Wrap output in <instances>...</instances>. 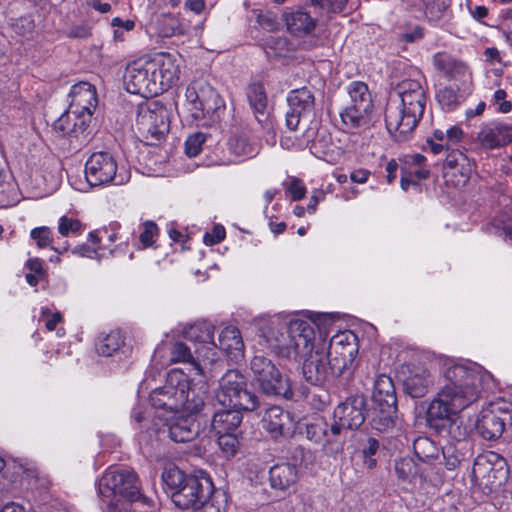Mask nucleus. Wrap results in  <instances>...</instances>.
<instances>
[{
  "mask_svg": "<svg viewBox=\"0 0 512 512\" xmlns=\"http://www.w3.org/2000/svg\"><path fill=\"white\" fill-rule=\"evenodd\" d=\"M91 34L90 28L85 25L75 26L70 29L69 35L75 38H86Z\"/></svg>",
  "mask_w": 512,
  "mask_h": 512,
  "instance_id": "obj_60",
  "label": "nucleus"
},
{
  "mask_svg": "<svg viewBox=\"0 0 512 512\" xmlns=\"http://www.w3.org/2000/svg\"><path fill=\"white\" fill-rule=\"evenodd\" d=\"M289 326L281 323L270 322L265 324L261 329V335L265 338L267 344L287 357H290L292 350V342L288 332Z\"/></svg>",
  "mask_w": 512,
  "mask_h": 512,
  "instance_id": "obj_23",
  "label": "nucleus"
},
{
  "mask_svg": "<svg viewBox=\"0 0 512 512\" xmlns=\"http://www.w3.org/2000/svg\"><path fill=\"white\" fill-rule=\"evenodd\" d=\"M324 199V193L322 191H316L310 197V203L307 206V211L312 214L316 211L318 203Z\"/></svg>",
  "mask_w": 512,
  "mask_h": 512,
  "instance_id": "obj_63",
  "label": "nucleus"
},
{
  "mask_svg": "<svg viewBox=\"0 0 512 512\" xmlns=\"http://www.w3.org/2000/svg\"><path fill=\"white\" fill-rule=\"evenodd\" d=\"M225 238V230L222 226L218 225L213 228L212 233H206L203 241L206 245L212 246L221 242Z\"/></svg>",
  "mask_w": 512,
  "mask_h": 512,
  "instance_id": "obj_54",
  "label": "nucleus"
},
{
  "mask_svg": "<svg viewBox=\"0 0 512 512\" xmlns=\"http://www.w3.org/2000/svg\"><path fill=\"white\" fill-rule=\"evenodd\" d=\"M489 374L479 366L453 364L444 372V384L427 410L430 427L445 432L450 442L467 441L469 428L458 413L475 403Z\"/></svg>",
  "mask_w": 512,
  "mask_h": 512,
  "instance_id": "obj_1",
  "label": "nucleus"
},
{
  "mask_svg": "<svg viewBox=\"0 0 512 512\" xmlns=\"http://www.w3.org/2000/svg\"><path fill=\"white\" fill-rule=\"evenodd\" d=\"M249 104L259 123L267 118V95L261 83H252L247 88Z\"/></svg>",
  "mask_w": 512,
  "mask_h": 512,
  "instance_id": "obj_32",
  "label": "nucleus"
},
{
  "mask_svg": "<svg viewBox=\"0 0 512 512\" xmlns=\"http://www.w3.org/2000/svg\"><path fill=\"white\" fill-rule=\"evenodd\" d=\"M137 475L128 469H109L98 483V491L105 498H121L129 502L139 501L149 505L150 499L140 491Z\"/></svg>",
  "mask_w": 512,
  "mask_h": 512,
  "instance_id": "obj_7",
  "label": "nucleus"
},
{
  "mask_svg": "<svg viewBox=\"0 0 512 512\" xmlns=\"http://www.w3.org/2000/svg\"><path fill=\"white\" fill-rule=\"evenodd\" d=\"M91 117L92 112L73 113L70 134H73L75 137L84 134L89 127Z\"/></svg>",
  "mask_w": 512,
  "mask_h": 512,
  "instance_id": "obj_41",
  "label": "nucleus"
},
{
  "mask_svg": "<svg viewBox=\"0 0 512 512\" xmlns=\"http://www.w3.org/2000/svg\"><path fill=\"white\" fill-rule=\"evenodd\" d=\"M158 232L157 225L152 221H147L143 224V230L140 233L139 239L140 242L146 246L149 247L153 244V238Z\"/></svg>",
  "mask_w": 512,
  "mask_h": 512,
  "instance_id": "obj_49",
  "label": "nucleus"
},
{
  "mask_svg": "<svg viewBox=\"0 0 512 512\" xmlns=\"http://www.w3.org/2000/svg\"><path fill=\"white\" fill-rule=\"evenodd\" d=\"M299 478V471L295 464L279 463L269 470V483L272 489L286 492L294 487Z\"/></svg>",
  "mask_w": 512,
  "mask_h": 512,
  "instance_id": "obj_25",
  "label": "nucleus"
},
{
  "mask_svg": "<svg viewBox=\"0 0 512 512\" xmlns=\"http://www.w3.org/2000/svg\"><path fill=\"white\" fill-rule=\"evenodd\" d=\"M187 478L188 475H185L177 467H171L162 473V480L167 488L171 490V493L173 491H177V489L184 484Z\"/></svg>",
  "mask_w": 512,
  "mask_h": 512,
  "instance_id": "obj_38",
  "label": "nucleus"
},
{
  "mask_svg": "<svg viewBox=\"0 0 512 512\" xmlns=\"http://www.w3.org/2000/svg\"><path fill=\"white\" fill-rule=\"evenodd\" d=\"M365 409V397L358 394L339 404L333 413L335 422L330 426L332 436L340 435L344 429H358L365 421Z\"/></svg>",
  "mask_w": 512,
  "mask_h": 512,
  "instance_id": "obj_15",
  "label": "nucleus"
},
{
  "mask_svg": "<svg viewBox=\"0 0 512 512\" xmlns=\"http://www.w3.org/2000/svg\"><path fill=\"white\" fill-rule=\"evenodd\" d=\"M349 102L341 112V120L348 129H366L371 124L374 110L372 93L363 81H352L347 86Z\"/></svg>",
  "mask_w": 512,
  "mask_h": 512,
  "instance_id": "obj_6",
  "label": "nucleus"
},
{
  "mask_svg": "<svg viewBox=\"0 0 512 512\" xmlns=\"http://www.w3.org/2000/svg\"><path fill=\"white\" fill-rule=\"evenodd\" d=\"M203 85H206L205 83H193L189 85L186 89V98L187 100L194 105V108L196 109V106H200L201 103V91Z\"/></svg>",
  "mask_w": 512,
  "mask_h": 512,
  "instance_id": "obj_52",
  "label": "nucleus"
},
{
  "mask_svg": "<svg viewBox=\"0 0 512 512\" xmlns=\"http://www.w3.org/2000/svg\"><path fill=\"white\" fill-rule=\"evenodd\" d=\"M284 20L288 31L295 37L310 35L316 28V19L302 10L285 13Z\"/></svg>",
  "mask_w": 512,
  "mask_h": 512,
  "instance_id": "obj_27",
  "label": "nucleus"
},
{
  "mask_svg": "<svg viewBox=\"0 0 512 512\" xmlns=\"http://www.w3.org/2000/svg\"><path fill=\"white\" fill-rule=\"evenodd\" d=\"M72 115L73 112L69 108L68 111L61 115L59 119L55 122L54 128L58 131H61L64 134H70L71 132V125H72Z\"/></svg>",
  "mask_w": 512,
  "mask_h": 512,
  "instance_id": "obj_53",
  "label": "nucleus"
},
{
  "mask_svg": "<svg viewBox=\"0 0 512 512\" xmlns=\"http://www.w3.org/2000/svg\"><path fill=\"white\" fill-rule=\"evenodd\" d=\"M214 329V326L209 322H197L185 330L184 336L189 341L202 344L200 348L196 349V353L203 358L204 362L207 361L214 368H220L222 362H219L215 357L217 344L214 342Z\"/></svg>",
  "mask_w": 512,
  "mask_h": 512,
  "instance_id": "obj_16",
  "label": "nucleus"
},
{
  "mask_svg": "<svg viewBox=\"0 0 512 512\" xmlns=\"http://www.w3.org/2000/svg\"><path fill=\"white\" fill-rule=\"evenodd\" d=\"M262 425L275 440L291 438L296 430V421L292 414L276 405L266 409Z\"/></svg>",
  "mask_w": 512,
  "mask_h": 512,
  "instance_id": "obj_18",
  "label": "nucleus"
},
{
  "mask_svg": "<svg viewBox=\"0 0 512 512\" xmlns=\"http://www.w3.org/2000/svg\"><path fill=\"white\" fill-rule=\"evenodd\" d=\"M30 236L34 239L40 248L51 246L53 237L50 228L43 226L31 230Z\"/></svg>",
  "mask_w": 512,
  "mask_h": 512,
  "instance_id": "obj_46",
  "label": "nucleus"
},
{
  "mask_svg": "<svg viewBox=\"0 0 512 512\" xmlns=\"http://www.w3.org/2000/svg\"><path fill=\"white\" fill-rule=\"evenodd\" d=\"M124 344V338L120 331L114 330L99 339L97 351L100 355L108 357Z\"/></svg>",
  "mask_w": 512,
  "mask_h": 512,
  "instance_id": "obj_37",
  "label": "nucleus"
},
{
  "mask_svg": "<svg viewBox=\"0 0 512 512\" xmlns=\"http://www.w3.org/2000/svg\"><path fill=\"white\" fill-rule=\"evenodd\" d=\"M250 370L259 389L267 396L293 398V390L288 378H284L275 364L263 355H255L250 362Z\"/></svg>",
  "mask_w": 512,
  "mask_h": 512,
  "instance_id": "obj_8",
  "label": "nucleus"
},
{
  "mask_svg": "<svg viewBox=\"0 0 512 512\" xmlns=\"http://www.w3.org/2000/svg\"><path fill=\"white\" fill-rule=\"evenodd\" d=\"M217 347L226 352L232 359L243 356L244 343L239 329L235 326H227L219 334Z\"/></svg>",
  "mask_w": 512,
  "mask_h": 512,
  "instance_id": "obj_28",
  "label": "nucleus"
},
{
  "mask_svg": "<svg viewBox=\"0 0 512 512\" xmlns=\"http://www.w3.org/2000/svg\"><path fill=\"white\" fill-rule=\"evenodd\" d=\"M434 61L440 70H442L446 73H448L450 71L449 64L451 62V59L448 56H446L444 54H438L435 56Z\"/></svg>",
  "mask_w": 512,
  "mask_h": 512,
  "instance_id": "obj_62",
  "label": "nucleus"
},
{
  "mask_svg": "<svg viewBox=\"0 0 512 512\" xmlns=\"http://www.w3.org/2000/svg\"><path fill=\"white\" fill-rule=\"evenodd\" d=\"M471 477L484 493H491L508 479L506 460L493 451L480 454L474 460Z\"/></svg>",
  "mask_w": 512,
  "mask_h": 512,
  "instance_id": "obj_9",
  "label": "nucleus"
},
{
  "mask_svg": "<svg viewBox=\"0 0 512 512\" xmlns=\"http://www.w3.org/2000/svg\"><path fill=\"white\" fill-rule=\"evenodd\" d=\"M425 13L431 20H438L449 6L448 0H423Z\"/></svg>",
  "mask_w": 512,
  "mask_h": 512,
  "instance_id": "obj_43",
  "label": "nucleus"
},
{
  "mask_svg": "<svg viewBox=\"0 0 512 512\" xmlns=\"http://www.w3.org/2000/svg\"><path fill=\"white\" fill-rule=\"evenodd\" d=\"M401 97V108L388 104L385 123L389 133L397 141H405L414 131L423 116L426 105V92L421 82L405 79L397 85Z\"/></svg>",
  "mask_w": 512,
  "mask_h": 512,
  "instance_id": "obj_4",
  "label": "nucleus"
},
{
  "mask_svg": "<svg viewBox=\"0 0 512 512\" xmlns=\"http://www.w3.org/2000/svg\"><path fill=\"white\" fill-rule=\"evenodd\" d=\"M201 91V103L200 106H196V110H199L203 115H213L220 108L224 107L223 100L216 90L210 85H203Z\"/></svg>",
  "mask_w": 512,
  "mask_h": 512,
  "instance_id": "obj_35",
  "label": "nucleus"
},
{
  "mask_svg": "<svg viewBox=\"0 0 512 512\" xmlns=\"http://www.w3.org/2000/svg\"><path fill=\"white\" fill-rule=\"evenodd\" d=\"M370 172L366 169H358L351 173L350 178L353 182L363 184L368 180Z\"/></svg>",
  "mask_w": 512,
  "mask_h": 512,
  "instance_id": "obj_61",
  "label": "nucleus"
},
{
  "mask_svg": "<svg viewBox=\"0 0 512 512\" xmlns=\"http://www.w3.org/2000/svg\"><path fill=\"white\" fill-rule=\"evenodd\" d=\"M117 164L107 152L93 153L85 164V177L91 187L113 181L116 177Z\"/></svg>",
  "mask_w": 512,
  "mask_h": 512,
  "instance_id": "obj_17",
  "label": "nucleus"
},
{
  "mask_svg": "<svg viewBox=\"0 0 512 512\" xmlns=\"http://www.w3.org/2000/svg\"><path fill=\"white\" fill-rule=\"evenodd\" d=\"M462 130L457 126H452L446 131L447 142L457 143L462 137Z\"/></svg>",
  "mask_w": 512,
  "mask_h": 512,
  "instance_id": "obj_59",
  "label": "nucleus"
},
{
  "mask_svg": "<svg viewBox=\"0 0 512 512\" xmlns=\"http://www.w3.org/2000/svg\"><path fill=\"white\" fill-rule=\"evenodd\" d=\"M82 230V223L78 219L62 216L59 219L58 232L62 236L75 235Z\"/></svg>",
  "mask_w": 512,
  "mask_h": 512,
  "instance_id": "obj_44",
  "label": "nucleus"
},
{
  "mask_svg": "<svg viewBox=\"0 0 512 512\" xmlns=\"http://www.w3.org/2000/svg\"><path fill=\"white\" fill-rule=\"evenodd\" d=\"M287 192L291 194L293 201H298L304 198L306 188L299 178L293 177L287 187Z\"/></svg>",
  "mask_w": 512,
  "mask_h": 512,
  "instance_id": "obj_50",
  "label": "nucleus"
},
{
  "mask_svg": "<svg viewBox=\"0 0 512 512\" xmlns=\"http://www.w3.org/2000/svg\"><path fill=\"white\" fill-rule=\"evenodd\" d=\"M395 472L399 479L409 480L417 474V466L410 458H401L395 461Z\"/></svg>",
  "mask_w": 512,
  "mask_h": 512,
  "instance_id": "obj_40",
  "label": "nucleus"
},
{
  "mask_svg": "<svg viewBox=\"0 0 512 512\" xmlns=\"http://www.w3.org/2000/svg\"><path fill=\"white\" fill-rule=\"evenodd\" d=\"M199 512H221L220 507L214 503V500L211 497L204 501V503H199V507L197 508Z\"/></svg>",
  "mask_w": 512,
  "mask_h": 512,
  "instance_id": "obj_64",
  "label": "nucleus"
},
{
  "mask_svg": "<svg viewBox=\"0 0 512 512\" xmlns=\"http://www.w3.org/2000/svg\"><path fill=\"white\" fill-rule=\"evenodd\" d=\"M348 0H323V5L332 12H342Z\"/></svg>",
  "mask_w": 512,
  "mask_h": 512,
  "instance_id": "obj_58",
  "label": "nucleus"
},
{
  "mask_svg": "<svg viewBox=\"0 0 512 512\" xmlns=\"http://www.w3.org/2000/svg\"><path fill=\"white\" fill-rule=\"evenodd\" d=\"M506 419L498 416L494 411H484L477 421V428L483 438L492 440L499 438L505 430Z\"/></svg>",
  "mask_w": 512,
  "mask_h": 512,
  "instance_id": "obj_31",
  "label": "nucleus"
},
{
  "mask_svg": "<svg viewBox=\"0 0 512 512\" xmlns=\"http://www.w3.org/2000/svg\"><path fill=\"white\" fill-rule=\"evenodd\" d=\"M170 439L177 443L194 440L200 431V424L192 416H177L167 423Z\"/></svg>",
  "mask_w": 512,
  "mask_h": 512,
  "instance_id": "obj_24",
  "label": "nucleus"
},
{
  "mask_svg": "<svg viewBox=\"0 0 512 512\" xmlns=\"http://www.w3.org/2000/svg\"><path fill=\"white\" fill-rule=\"evenodd\" d=\"M177 61L176 56L162 52L129 63L124 74L127 91L143 97H154L167 91L179 79Z\"/></svg>",
  "mask_w": 512,
  "mask_h": 512,
  "instance_id": "obj_2",
  "label": "nucleus"
},
{
  "mask_svg": "<svg viewBox=\"0 0 512 512\" xmlns=\"http://www.w3.org/2000/svg\"><path fill=\"white\" fill-rule=\"evenodd\" d=\"M213 492L212 480L204 472H200V475H188L184 484L171 493V500L180 509H197L199 503L208 500Z\"/></svg>",
  "mask_w": 512,
  "mask_h": 512,
  "instance_id": "obj_14",
  "label": "nucleus"
},
{
  "mask_svg": "<svg viewBox=\"0 0 512 512\" xmlns=\"http://www.w3.org/2000/svg\"><path fill=\"white\" fill-rule=\"evenodd\" d=\"M171 361L172 362H186L191 363L194 369L197 371V374L205 377L207 380L212 379L215 375L214 372L218 368L206 367V361L204 362V366L200 363L196 362L191 353V349L182 342H176L171 349Z\"/></svg>",
  "mask_w": 512,
  "mask_h": 512,
  "instance_id": "obj_30",
  "label": "nucleus"
},
{
  "mask_svg": "<svg viewBox=\"0 0 512 512\" xmlns=\"http://www.w3.org/2000/svg\"><path fill=\"white\" fill-rule=\"evenodd\" d=\"M471 452L472 444L468 441L448 442L442 448L446 468L453 470L462 462L468 461L472 455Z\"/></svg>",
  "mask_w": 512,
  "mask_h": 512,
  "instance_id": "obj_29",
  "label": "nucleus"
},
{
  "mask_svg": "<svg viewBox=\"0 0 512 512\" xmlns=\"http://www.w3.org/2000/svg\"><path fill=\"white\" fill-rule=\"evenodd\" d=\"M405 368L404 391L412 398L424 397L435 384L434 376L424 365L409 364Z\"/></svg>",
  "mask_w": 512,
  "mask_h": 512,
  "instance_id": "obj_20",
  "label": "nucleus"
},
{
  "mask_svg": "<svg viewBox=\"0 0 512 512\" xmlns=\"http://www.w3.org/2000/svg\"><path fill=\"white\" fill-rule=\"evenodd\" d=\"M375 405L373 422L377 430L386 431L393 427L397 419V397L392 379L381 374L374 383L372 394Z\"/></svg>",
  "mask_w": 512,
  "mask_h": 512,
  "instance_id": "obj_10",
  "label": "nucleus"
},
{
  "mask_svg": "<svg viewBox=\"0 0 512 512\" xmlns=\"http://www.w3.org/2000/svg\"><path fill=\"white\" fill-rule=\"evenodd\" d=\"M378 449L379 441L373 437H369L362 448L364 464L367 468L372 469L376 466V460L373 456L377 453Z\"/></svg>",
  "mask_w": 512,
  "mask_h": 512,
  "instance_id": "obj_45",
  "label": "nucleus"
},
{
  "mask_svg": "<svg viewBox=\"0 0 512 512\" xmlns=\"http://www.w3.org/2000/svg\"><path fill=\"white\" fill-rule=\"evenodd\" d=\"M288 332L293 353L304 358L302 374L305 381L314 386H324L332 381L326 343L321 339L316 342L312 324L304 320H293L289 323Z\"/></svg>",
  "mask_w": 512,
  "mask_h": 512,
  "instance_id": "obj_3",
  "label": "nucleus"
},
{
  "mask_svg": "<svg viewBox=\"0 0 512 512\" xmlns=\"http://www.w3.org/2000/svg\"><path fill=\"white\" fill-rule=\"evenodd\" d=\"M289 111L286 113V125L296 131L302 118L314 110V96L307 88L293 90L288 96Z\"/></svg>",
  "mask_w": 512,
  "mask_h": 512,
  "instance_id": "obj_19",
  "label": "nucleus"
},
{
  "mask_svg": "<svg viewBox=\"0 0 512 512\" xmlns=\"http://www.w3.org/2000/svg\"><path fill=\"white\" fill-rule=\"evenodd\" d=\"M242 409L228 408L217 411L212 418L211 428L215 434L235 433L242 422Z\"/></svg>",
  "mask_w": 512,
  "mask_h": 512,
  "instance_id": "obj_26",
  "label": "nucleus"
},
{
  "mask_svg": "<svg viewBox=\"0 0 512 512\" xmlns=\"http://www.w3.org/2000/svg\"><path fill=\"white\" fill-rule=\"evenodd\" d=\"M187 387V375L181 371H171L165 385L151 392L150 402L156 409L178 413L183 407Z\"/></svg>",
  "mask_w": 512,
  "mask_h": 512,
  "instance_id": "obj_13",
  "label": "nucleus"
},
{
  "mask_svg": "<svg viewBox=\"0 0 512 512\" xmlns=\"http://www.w3.org/2000/svg\"><path fill=\"white\" fill-rule=\"evenodd\" d=\"M164 23L168 25V28L163 30L162 33L164 36H172L175 34H183L185 29L178 22V20L173 15H165Z\"/></svg>",
  "mask_w": 512,
  "mask_h": 512,
  "instance_id": "obj_51",
  "label": "nucleus"
},
{
  "mask_svg": "<svg viewBox=\"0 0 512 512\" xmlns=\"http://www.w3.org/2000/svg\"><path fill=\"white\" fill-rule=\"evenodd\" d=\"M26 267L30 270V273L38 276L45 277V270L43 269L42 260L39 258H32L26 262Z\"/></svg>",
  "mask_w": 512,
  "mask_h": 512,
  "instance_id": "obj_55",
  "label": "nucleus"
},
{
  "mask_svg": "<svg viewBox=\"0 0 512 512\" xmlns=\"http://www.w3.org/2000/svg\"><path fill=\"white\" fill-rule=\"evenodd\" d=\"M306 433L307 437L316 443L321 442L324 437H327L328 443L331 442L330 436L332 434L330 431L328 432L327 424L322 421L307 425Z\"/></svg>",
  "mask_w": 512,
  "mask_h": 512,
  "instance_id": "obj_42",
  "label": "nucleus"
},
{
  "mask_svg": "<svg viewBox=\"0 0 512 512\" xmlns=\"http://www.w3.org/2000/svg\"><path fill=\"white\" fill-rule=\"evenodd\" d=\"M205 141V137L202 133H196L188 137L185 142V151L189 157L197 156L201 149L202 144Z\"/></svg>",
  "mask_w": 512,
  "mask_h": 512,
  "instance_id": "obj_48",
  "label": "nucleus"
},
{
  "mask_svg": "<svg viewBox=\"0 0 512 512\" xmlns=\"http://www.w3.org/2000/svg\"><path fill=\"white\" fill-rule=\"evenodd\" d=\"M415 456L422 462H428L438 457L439 449L428 437H418L414 440Z\"/></svg>",
  "mask_w": 512,
  "mask_h": 512,
  "instance_id": "obj_36",
  "label": "nucleus"
},
{
  "mask_svg": "<svg viewBox=\"0 0 512 512\" xmlns=\"http://www.w3.org/2000/svg\"><path fill=\"white\" fill-rule=\"evenodd\" d=\"M217 401L227 408L252 412L259 408V397L247 389L245 377L238 370H228L220 379Z\"/></svg>",
  "mask_w": 512,
  "mask_h": 512,
  "instance_id": "obj_5",
  "label": "nucleus"
},
{
  "mask_svg": "<svg viewBox=\"0 0 512 512\" xmlns=\"http://www.w3.org/2000/svg\"><path fill=\"white\" fill-rule=\"evenodd\" d=\"M466 159L465 155L460 151H452L449 153L445 159V165L449 168H456L460 161H464Z\"/></svg>",
  "mask_w": 512,
  "mask_h": 512,
  "instance_id": "obj_56",
  "label": "nucleus"
},
{
  "mask_svg": "<svg viewBox=\"0 0 512 512\" xmlns=\"http://www.w3.org/2000/svg\"><path fill=\"white\" fill-rule=\"evenodd\" d=\"M477 140L485 149H496L512 142V126L501 122H492L481 128Z\"/></svg>",
  "mask_w": 512,
  "mask_h": 512,
  "instance_id": "obj_21",
  "label": "nucleus"
},
{
  "mask_svg": "<svg viewBox=\"0 0 512 512\" xmlns=\"http://www.w3.org/2000/svg\"><path fill=\"white\" fill-rule=\"evenodd\" d=\"M230 150L238 156L252 158L260 151V144L246 134L233 136L229 141Z\"/></svg>",
  "mask_w": 512,
  "mask_h": 512,
  "instance_id": "obj_33",
  "label": "nucleus"
},
{
  "mask_svg": "<svg viewBox=\"0 0 512 512\" xmlns=\"http://www.w3.org/2000/svg\"><path fill=\"white\" fill-rule=\"evenodd\" d=\"M438 102L448 109L453 108L458 103V94L452 87L440 89L436 95Z\"/></svg>",
  "mask_w": 512,
  "mask_h": 512,
  "instance_id": "obj_47",
  "label": "nucleus"
},
{
  "mask_svg": "<svg viewBox=\"0 0 512 512\" xmlns=\"http://www.w3.org/2000/svg\"><path fill=\"white\" fill-rule=\"evenodd\" d=\"M184 8L199 15L205 10L206 3L204 0H186L184 3Z\"/></svg>",
  "mask_w": 512,
  "mask_h": 512,
  "instance_id": "obj_57",
  "label": "nucleus"
},
{
  "mask_svg": "<svg viewBox=\"0 0 512 512\" xmlns=\"http://www.w3.org/2000/svg\"><path fill=\"white\" fill-rule=\"evenodd\" d=\"M218 445L226 457L234 456L239 446V440L235 433L216 434Z\"/></svg>",
  "mask_w": 512,
  "mask_h": 512,
  "instance_id": "obj_39",
  "label": "nucleus"
},
{
  "mask_svg": "<svg viewBox=\"0 0 512 512\" xmlns=\"http://www.w3.org/2000/svg\"><path fill=\"white\" fill-rule=\"evenodd\" d=\"M326 353L332 379L352 374L358 353L353 334H341L333 337L330 340L329 347H326Z\"/></svg>",
  "mask_w": 512,
  "mask_h": 512,
  "instance_id": "obj_12",
  "label": "nucleus"
},
{
  "mask_svg": "<svg viewBox=\"0 0 512 512\" xmlns=\"http://www.w3.org/2000/svg\"><path fill=\"white\" fill-rule=\"evenodd\" d=\"M69 95L71 97L69 108L73 113L92 112L97 106L96 89L88 82L73 85Z\"/></svg>",
  "mask_w": 512,
  "mask_h": 512,
  "instance_id": "obj_22",
  "label": "nucleus"
},
{
  "mask_svg": "<svg viewBox=\"0 0 512 512\" xmlns=\"http://www.w3.org/2000/svg\"><path fill=\"white\" fill-rule=\"evenodd\" d=\"M136 123L140 133L151 145L162 140L170 129L168 111L157 100L139 106Z\"/></svg>",
  "mask_w": 512,
  "mask_h": 512,
  "instance_id": "obj_11",
  "label": "nucleus"
},
{
  "mask_svg": "<svg viewBox=\"0 0 512 512\" xmlns=\"http://www.w3.org/2000/svg\"><path fill=\"white\" fill-rule=\"evenodd\" d=\"M207 393V384L206 382H202L199 387L198 392L195 391L194 388L191 387V383L188 380V387L184 392V403L181 408L182 412L186 413H196L201 410L204 405L205 395Z\"/></svg>",
  "mask_w": 512,
  "mask_h": 512,
  "instance_id": "obj_34",
  "label": "nucleus"
}]
</instances>
